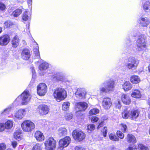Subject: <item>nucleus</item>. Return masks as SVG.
<instances>
[{
  "label": "nucleus",
  "mask_w": 150,
  "mask_h": 150,
  "mask_svg": "<svg viewBox=\"0 0 150 150\" xmlns=\"http://www.w3.org/2000/svg\"><path fill=\"white\" fill-rule=\"evenodd\" d=\"M25 109H19L15 113L14 117L18 120L22 119L25 114Z\"/></svg>",
  "instance_id": "2eb2a0df"
},
{
  "label": "nucleus",
  "mask_w": 150,
  "mask_h": 150,
  "mask_svg": "<svg viewBox=\"0 0 150 150\" xmlns=\"http://www.w3.org/2000/svg\"><path fill=\"white\" fill-rule=\"evenodd\" d=\"M37 50H39L38 47V48H35L34 49V52H36Z\"/></svg>",
  "instance_id": "680f3d73"
},
{
  "label": "nucleus",
  "mask_w": 150,
  "mask_h": 150,
  "mask_svg": "<svg viewBox=\"0 0 150 150\" xmlns=\"http://www.w3.org/2000/svg\"><path fill=\"white\" fill-rule=\"evenodd\" d=\"M98 118L96 117H93L91 119V121L93 122H97L98 120Z\"/></svg>",
  "instance_id": "864d4df0"
},
{
  "label": "nucleus",
  "mask_w": 150,
  "mask_h": 150,
  "mask_svg": "<svg viewBox=\"0 0 150 150\" xmlns=\"http://www.w3.org/2000/svg\"><path fill=\"white\" fill-rule=\"evenodd\" d=\"M86 91L85 90L82 88H78L75 93L76 96L80 99H82L85 98Z\"/></svg>",
  "instance_id": "4468645a"
},
{
  "label": "nucleus",
  "mask_w": 150,
  "mask_h": 150,
  "mask_svg": "<svg viewBox=\"0 0 150 150\" xmlns=\"http://www.w3.org/2000/svg\"><path fill=\"white\" fill-rule=\"evenodd\" d=\"M99 110L97 108H93L89 111V114L90 115L96 114L99 112Z\"/></svg>",
  "instance_id": "e433bc0d"
},
{
  "label": "nucleus",
  "mask_w": 150,
  "mask_h": 150,
  "mask_svg": "<svg viewBox=\"0 0 150 150\" xmlns=\"http://www.w3.org/2000/svg\"><path fill=\"white\" fill-rule=\"evenodd\" d=\"M148 118L149 119H150V113L149 114Z\"/></svg>",
  "instance_id": "774afa93"
},
{
  "label": "nucleus",
  "mask_w": 150,
  "mask_h": 150,
  "mask_svg": "<svg viewBox=\"0 0 150 150\" xmlns=\"http://www.w3.org/2000/svg\"><path fill=\"white\" fill-rule=\"evenodd\" d=\"M34 54L36 56L35 59H39L40 58L39 52V50H37L36 52H34Z\"/></svg>",
  "instance_id": "603ef678"
},
{
  "label": "nucleus",
  "mask_w": 150,
  "mask_h": 150,
  "mask_svg": "<svg viewBox=\"0 0 150 150\" xmlns=\"http://www.w3.org/2000/svg\"><path fill=\"white\" fill-rule=\"evenodd\" d=\"M11 110V108H7L4 110V111L2 113V114L3 115H5L8 114Z\"/></svg>",
  "instance_id": "c03bdc74"
},
{
  "label": "nucleus",
  "mask_w": 150,
  "mask_h": 150,
  "mask_svg": "<svg viewBox=\"0 0 150 150\" xmlns=\"http://www.w3.org/2000/svg\"><path fill=\"white\" fill-rule=\"evenodd\" d=\"M148 103L149 105L150 106V98H149L148 100Z\"/></svg>",
  "instance_id": "0e129e2a"
},
{
  "label": "nucleus",
  "mask_w": 150,
  "mask_h": 150,
  "mask_svg": "<svg viewBox=\"0 0 150 150\" xmlns=\"http://www.w3.org/2000/svg\"><path fill=\"white\" fill-rule=\"evenodd\" d=\"M2 31V28L1 27H0V33H1Z\"/></svg>",
  "instance_id": "338daca9"
},
{
  "label": "nucleus",
  "mask_w": 150,
  "mask_h": 150,
  "mask_svg": "<svg viewBox=\"0 0 150 150\" xmlns=\"http://www.w3.org/2000/svg\"><path fill=\"white\" fill-rule=\"evenodd\" d=\"M30 56L29 50L26 49H23L21 53V57L23 59L27 60L29 59Z\"/></svg>",
  "instance_id": "a211bd4d"
},
{
  "label": "nucleus",
  "mask_w": 150,
  "mask_h": 150,
  "mask_svg": "<svg viewBox=\"0 0 150 150\" xmlns=\"http://www.w3.org/2000/svg\"><path fill=\"white\" fill-rule=\"evenodd\" d=\"M121 107V102L119 100H117L116 103V107L119 109H120Z\"/></svg>",
  "instance_id": "5fc2aeb1"
},
{
  "label": "nucleus",
  "mask_w": 150,
  "mask_h": 150,
  "mask_svg": "<svg viewBox=\"0 0 150 150\" xmlns=\"http://www.w3.org/2000/svg\"><path fill=\"white\" fill-rule=\"evenodd\" d=\"M53 96L57 101L60 102L66 98L67 92L64 88H57L54 90Z\"/></svg>",
  "instance_id": "7ed1b4c3"
},
{
  "label": "nucleus",
  "mask_w": 150,
  "mask_h": 150,
  "mask_svg": "<svg viewBox=\"0 0 150 150\" xmlns=\"http://www.w3.org/2000/svg\"><path fill=\"white\" fill-rule=\"evenodd\" d=\"M10 36L5 35L0 37V45L2 46L6 45L10 42Z\"/></svg>",
  "instance_id": "f8f14e48"
},
{
  "label": "nucleus",
  "mask_w": 150,
  "mask_h": 150,
  "mask_svg": "<svg viewBox=\"0 0 150 150\" xmlns=\"http://www.w3.org/2000/svg\"><path fill=\"white\" fill-rule=\"evenodd\" d=\"M71 139L69 136H67L59 141V146L61 147H66L69 144Z\"/></svg>",
  "instance_id": "9b49d317"
},
{
  "label": "nucleus",
  "mask_w": 150,
  "mask_h": 150,
  "mask_svg": "<svg viewBox=\"0 0 150 150\" xmlns=\"http://www.w3.org/2000/svg\"><path fill=\"white\" fill-rule=\"evenodd\" d=\"M135 37H137L138 39L136 42L137 50L139 51H143L146 48V37L144 35L138 33L136 35H134Z\"/></svg>",
  "instance_id": "f257e3e1"
},
{
  "label": "nucleus",
  "mask_w": 150,
  "mask_h": 150,
  "mask_svg": "<svg viewBox=\"0 0 150 150\" xmlns=\"http://www.w3.org/2000/svg\"><path fill=\"white\" fill-rule=\"evenodd\" d=\"M95 129V126L93 124L89 125L87 126V129L88 131L89 132H91V131L94 130Z\"/></svg>",
  "instance_id": "ea45409f"
},
{
  "label": "nucleus",
  "mask_w": 150,
  "mask_h": 150,
  "mask_svg": "<svg viewBox=\"0 0 150 150\" xmlns=\"http://www.w3.org/2000/svg\"><path fill=\"white\" fill-rule=\"evenodd\" d=\"M148 31H149V35H150V26L148 28Z\"/></svg>",
  "instance_id": "69168bd1"
},
{
  "label": "nucleus",
  "mask_w": 150,
  "mask_h": 150,
  "mask_svg": "<svg viewBox=\"0 0 150 150\" xmlns=\"http://www.w3.org/2000/svg\"><path fill=\"white\" fill-rule=\"evenodd\" d=\"M111 105V100L110 98L106 97L103 98L102 102V105L105 109H109Z\"/></svg>",
  "instance_id": "ddd939ff"
},
{
  "label": "nucleus",
  "mask_w": 150,
  "mask_h": 150,
  "mask_svg": "<svg viewBox=\"0 0 150 150\" xmlns=\"http://www.w3.org/2000/svg\"><path fill=\"white\" fill-rule=\"evenodd\" d=\"M22 19L24 21H26L30 19V16L28 15L27 11H25L23 12L22 16Z\"/></svg>",
  "instance_id": "7c9ffc66"
},
{
  "label": "nucleus",
  "mask_w": 150,
  "mask_h": 150,
  "mask_svg": "<svg viewBox=\"0 0 150 150\" xmlns=\"http://www.w3.org/2000/svg\"><path fill=\"white\" fill-rule=\"evenodd\" d=\"M48 64L47 63H44L40 64L39 67V73L41 75H43L44 74L40 72L43 70L46 69L48 67Z\"/></svg>",
  "instance_id": "a878e982"
},
{
  "label": "nucleus",
  "mask_w": 150,
  "mask_h": 150,
  "mask_svg": "<svg viewBox=\"0 0 150 150\" xmlns=\"http://www.w3.org/2000/svg\"><path fill=\"white\" fill-rule=\"evenodd\" d=\"M6 148V145L4 143L0 144V150H5Z\"/></svg>",
  "instance_id": "09e8293b"
},
{
  "label": "nucleus",
  "mask_w": 150,
  "mask_h": 150,
  "mask_svg": "<svg viewBox=\"0 0 150 150\" xmlns=\"http://www.w3.org/2000/svg\"><path fill=\"white\" fill-rule=\"evenodd\" d=\"M127 150H137V149L133 148L132 147H129Z\"/></svg>",
  "instance_id": "13d9d810"
},
{
  "label": "nucleus",
  "mask_w": 150,
  "mask_h": 150,
  "mask_svg": "<svg viewBox=\"0 0 150 150\" xmlns=\"http://www.w3.org/2000/svg\"><path fill=\"white\" fill-rule=\"evenodd\" d=\"M21 131L18 130L16 131L14 133V137L16 139L19 140L21 139Z\"/></svg>",
  "instance_id": "c756f323"
},
{
  "label": "nucleus",
  "mask_w": 150,
  "mask_h": 150,
  "mask_svg": "<svg viewBox=\"0 0 150 150\" xmlns=\"http://www.w3.org/2000/svg\"><path fill=\"white\" fill-rule=\"evenodd\" d=\"M37 109L39 114L40 116L47 115L48 113L50 110L49 107L45 104L39 105Z\"/></svg>",
  "instance_id": "6e6552de"
},
{
  "label": "nucleus",
  "mask_w": 150,
  "mask_h": 150,
  "mask_svg": "<svg viewBox=\"0 0 150 150\" xmlns=\"http://www.w3.org/2000/svg\"><path fill=\"white\" fill-rule=\"evenodd\" d=\"M65 119L67 120H69L72 119V115L71 114L67 113L65 116Z\"/></svg>",
  "instance_id": "79ce46f5"
},
{
  "label": "nucleus",
  "mask_w": 150,
  "mask_h": 150,
  "mask_svg": "<svg viewBox=\"0 0 150 150\" xmlns=\"http://www.w3.org/2000/svg\"><path fill=\"white\" fill-rule=\"evenodd\" d=\"M127 140L129 143H135L137 140L134 136L132 134H128L127 136Z\"/></svg>",
  "instance_id": "b1692460"
},
{
  "label": "nucleus",
  "mask_w": 150,
  "mask_h": 150,
  "mask_svg": "<svg viewBox=\"0 0 150 150\" xmlns=\"http://www.w3.org/2000/svg\"><path fill=\"white\" fill-rule=\"evenodd\" d=\"M103 122H101L98 125V129H99L100 128L101 126H102L103 125Z\"/></svg>",
  "instance_id": "bf43d9fd"
},
{
  "label": "nucleus",
  "mask_w": 150,
  "mask_h": 150,
  "mask_svg": "<svg viewBox=\"0 0 150 150\" xmlns=\"http://www.w3.org/2000/svg\"><path fill=\"white\" fill-rule=\"evenodd\" d=\"M13 125V122L10 120L8 121L4 124L5 128L7 129L11 128L12 127Z\"/></svg>",
  "instance_id": "72a5a7b5"
},
{
  "label": "nucleus",
  "mask_w": 150,
  "mask_h": 150,
  "mask_svg": "<svg viewBox=\"0 0 150 150\" xmlns=\"http://www.w3.org/2000/svg\"><path fill=\"white\" fill-rule=\"evenodd\" d=\"M67 134V130L64 127H60L58 130V134L60 137L64 136Z\"/></svg>",
  "instance_id": "cd10ccee"
},
{
  "label": "nucleus",
  "mask_w": 150,
  "mask_h": 150,
  "mask_svg": "<svg viewBox=\"0 0 150 150\" xmlns=\"http://www.w3.org/2000/svg\"><path fill=\"white\" fill-rule=\"evenodd\" d=\"M23 130L25 132H30L35 128V125L31 121L27 120L24 121L21 124Z\"/></svg>",
  "instance_id": "39448f33"
},
{
  "label": "nucleus",
  "mask_w": 150,
  "mask_h": 150,
  "mask_svg": "<svg viewBox=\"0 0 150 150\" xmlns=\"http://www.w3.org/2000/svg\"><path fill=\"white\" fill-rule=\"evenodd\" d=\"M28 0V2L29 4H30L32 2V0Z\"/></svg>",
  "instance_id": "e2e57ef3"
},
{
  "label": "nucleus",
  "mask_w": 150,
  "mask_h": 150,
  "mask_svg": "<svg viewBox=\"0 0 150 150\" xmlns=\"http://www.w3.org/2000/svg\"><path fill=\"white\" fill-rule=\"evenodd\" d=\"M35 71L33 69H32V73L33 76H34L35 75Z\"/></svg>",
  "instance_id": "052dcab7"
},
{
  "label": "nucleus",
  "mask_w": 150,
  "mask_h": 150,
  "mask_svg": "<svg viewBox=\"0 0 150 150\" xmlns=\"http://www.w3.org/2000/svg\"><path fill=\"white\" fill-rule=\"evenodd\" d=\"M75 150H85V149L80 146H78L75 147Z\"/></svg>",
  "instance_id": "6e6d98bb"
},
{
  "label": "nucleus",
  "mask_w": 150,
  "mask_h": 150,
  "mask_svg": "<svg viewBox=\"0 0 150 150\" xmlns=\"http://www.w3.org/2000/svg\"><path fill=\"white\" fill-rule=\"evenodd\" d=\"M70 106V103L67 102H64L62 105V109L64 111H66L69 110Z\"/></svg>",
  "instance_id": "2f4dec72"
},
{
  "label": "nucleus",
  "mask_w": 150,
  "mask_h": 150,
  "mask_svg": "<svg viewBox=\"0 0 150 150\" xmlns=\"http://www.w3.org/2000/svg\"><path fill=\"white\" fill-rule=\"evenodd\" d=\"M117 134L118 137L121 139H123L124 138V134L122 132L119 131H117Z\"/></svg>",
  "instance_id": "a19ab883"
},
{
  "label": "nucleus",
  "mask_w": 150,
  "mask_h": 150,
  "mask_svg": "<svg viewBox=\"0 0 150 150\" xmlns=\"http://www.w3.org/2000/svg\"><path fill=\"white\" fill-rule=\"evenodd\" d=\"M140 25L143 27H147L150 23L149 19L146 17H141L139 19Z\"/></svg>",
  "instance_id": "f3484780"
},
{
  "label": "nucleus",
  "mask_w": 150,
  "mask_h": 150,
  "mask_svg": "<svg viewBox=\"0 0 150 150\" xmlns=\"http://www.w3.org/2000/svg\"><path fill=\"white\" fill-rule=\"evenodd\" d=\"M11 24V23L10 21H7L4 23V28H7L9 27Z\"/></svg>",
  "instance_id": "a18cd8bd"
},
{
  "label": "nucleus",
  "mask_w": 150,
  "mask_h": 150,
  "mask_svg": "<svg viewBox=\"0 0 150 150\" xmlns=\"http://www.w3.org/2000/svg\"><path fill=\"white\" fill-rule=\"evenodd\" d=\"M12 46L13 47H17L19 45V40L17 36H15L11 42Z\"/></svg>",
  "instance_id": "393cba45"
},
{
  "label": "nucleus",
  "mask_w": 150,
  "mask_h": 150,
  "mask_svg": "<svg viewBox=\"0 0 150 150\" xmlns=\"http://www.w3.org/2000/svg\"><path fill=\"white\" fill-rule=\"evenodd\" d=\"M107 128L106 127H105L103 129L102 132H103V134L104 137H105L106 136L107 133Z\"/></svg>",
  "instance_id": "de8ad7c7"
},
{
  "label": "nucleus",
  "mask_w": 150,
  "mask_h": 150,
  "mask_svg": "<svg viewBox=\"0 0 150 150\" xmlns=\"http://www.w3.org/2000/svg\"><path fill=\"white\" fill-rule=\"evenodd\" d=\"M34 137L38 141L42 142L45 139V137L43 133L40 131H37L35 132Z\"/></svg>",
  "instance_id": "6ab92c4d"
},
{
  "label": "nucleus",
  "mask_w": 150,
  "mask_h": 150,
  "mask_svg": "<svg viewBox=\"0 0 150 150\" xmlns=\"http://www.w3.org/2000/svg\"><path fill=\"white\" fill-rule=\"evenodd\" d=\"M56 78L58 81H63L65 77L63 75H60L59 76H57Z\"/></svg>",
  "instance_id": "37998d69"
},
{
  "label": "nucleus",
  "mask_w": 150,
  "mask_h": 150,
  "mask_svg": "<svg viewBox=\"0 0 150 150\" xmlns=\"http://www.w3.org/2000/svg\"><path fill=\"white\" fill-rule=\"evenodd\" d=\"M47 87L44 83H40L37 87L38 94L40 96H44L46 93Z\"/></svg>",
  "instance_id": "9d476101"
},
{
  "label": "nucleus",
  "mask_w": 150,
  "mask_h": 150,
  "mask_svg": "<svg viewBox=\"0 0 150 150\" xmlns=\"http://www.w3.org/2000/svg\"><path fill=\"white\" fill-rule=\"evenodd\" d=\"M114 81L112 80L106 81L102 83L99 87L101 93H107L112 91L114 88Z\"/></svg>",
  "instance_id": "f03ea898"
},
{
  "label": "nucleus",
  "mask_w": 150,
  "mask_h": 150,
  "mask_svg": "<svg viewBox=\"0 0 150 150\" xmlns=\"http://www.w3.org/2000/svg\"><path fill=\"white\" fill-rule=\"evenodd\" d=\"M32 150H42L41 146L39 144H37L33 147Z\"/></svg>",
  "instance_id": "4c0bfd02"
},
{
  "label": "nucleus",
  "mask_w": 150,
  "mask_h": 150,
  "mask_svg": "<svg viewBox=\"0 0 150 150\" xmlns=\"http://www.w3.org/2000/svg\"><path fill=\"white\" fill-rule=\"evenodd\" d=\"M138 148L141 150H149V148L147 146L141 144L138 145Z\"/></svg>",
  "instance_id": "58836bf2"
},
{
  "label": "nucleus",
  "mask_w": 150,
  "mask_h": 150,
  "mask_svg": "<svg viewBox=\"0 0 150 150\" xmlns=\"http://www.w3.org/2000/svg\"><path fill=\"white\" fill-rule=\"evenodd\" d=\"M45 145L47 150H54L56 146V141L53 137H50L46 139Z\"/></svg>",
  "instance_id": "423d86ee"
},
{
  "label": "nucleus",
  "mask_w": 150,
  "mask_h": 150,
  "mask_svg": "<svg viewBox=\"0 0 150 150\" xmlns=\"http://www.w3.org/2000/svg\"><path fill=\"white\" fill-rule=\"evenodd\" d=\"M31 96L29 91H25L21 95L16 99L15 102L21 101L22 105H26L29 101Z\"/></svg>",
  "instance_id": "20e7f679"
},
{
  "label": "nucleus",
  "mask_w": 150,
  "mask_h": 150,
  "mask_svg": "<svg viewBox=\"0 0 150 150\" xmlns=\"http://www.w3.org/2000/svg\"><path fill=\"white\" fill-rule=\"evenodd\" d=\"M72 136L75 139H77L79 141H82L85 137L84 133L82 131L78 130H75L73 131Z\"/></svg>",
  "instance_id": "1a4fd4ad"
},
{
  "label": "nucleus",
  "mask_w": 150,
  "mask_h": 150,
  "mask_svg": "<svg viewBox=\"0 0 150 150\" xmlns=\"http://www.w3.org/2000/svg\"><path fill=\"white\" fill-rule=\"evenodd\" d=\"M121 125L122 127L121 128L123 132H125L126 130L127 129L126 125L124 124H122Z\"/></svg>",
  "instance_id": "8fccbe9b"
},
{
  "label": "nucleus",
  "mask_w": 150,
  "mask_h": 150,
  "mask_svg": "<svg viewBox=\"0 0 150 150\" xmlns=\"http://www.w3.org/2000/svg\"><path fill=\"white\" fill-rule=\"evenodd\" d=\"M6 8L5 5L1 2H0V10L1 11L4 10Z\"/></svg>",
  "instance_id": "49530a36"
},
{
  "label": "nucleus",
  "mask_w": 150,
  "mask_h": 150,
  "mask_svg": "<svg viewBox=\"0 0 150 150\" xmlns=\"http://www.w3.org/2000/svg\"><path fill=\"white\" fill-rule=\"evenodd\" d=\"M122 87L125 91H128L132 89V86L129 82L126 81L122 85Z\"/></svg>",
  "instance_id": "4be33fe9"
},
{
  "label": "nucleus",
  "mask_w": 150,
  "mask_h": 150,
  "mask_svg": "<svg viewBox=\"0 0 150 150\" xmlns=\"http://www.w3.org/2000/svg\"><path fill=\"white\" fill-rule=\"evenodd\" d=\"M76 108L80 111H85L88 107L87 104L85 102H80L76 105Z\"/></svg>",
  "instance_id": "dca6fc26"
},
{
  "label": "nucleus",
  "mask_w": 150,
  "mask_h": 150,
  "mask_svg": "<svg viewBox=\"0 0 150 150\" xmlns=\"http://www.w3.org/2000/svg\"><path fill=\"white\" fill-rule=\"evenodd\" d=\"M130 81L133 83L137 84L140 82V79L138 76L133 75L131 77Z\"/></svg>",
  "instance_id": "bb28decb"
},
{
  "label": "nucleus",
  "mask_w": 150,
  "mask_h": 150,
  "mask_svg": "<svg viewBox=\"0 0 150 150\" xmlns=\"http://www.w3.org/2000/svg\"><path fill=\"white\" fill-rule=\"evenodd\" d=\"M122 116L123 118L125 119H130V113L129 112L125 111L122 112Z\"/></svg>",
  "instance_id": "473e14b6"
},
{
  "label": "nucleus",
  "mask_w": 150,
  "mask_h": 150,
  "mask_svg": "<svg viewBox=\"0 0 150 150\" xmlns=\"http://www.w3.org/2000/svg\"><path fill=\"white\" fill-rule=\"evenodd\" d=\"M131 96L134 98H140L142 96L141 93L139 90L135 89L132 90Z\"/></svg>",
  "instance_id": "5701e85b"
},
{
  "label": "nucleus",
  "mask_w": 150,
  "mask_h": 150,
  "mask_svg": "<svg viewBox=\"0 0 150 150\" xmlns=\"http://www.w3.org/2000/svg\"><path fill=\"white\" fill-rule=\"evenodd\" d=\"M121 97L122 101L124 104L129 105L130 104L131 100L128 95L123 94L122 95Z\"/></svg>",
  "instance_id": "aec40b11"
},
{
  "label": "nucleus",
  "mask_w": 150,
  "mask_h": 150,
  "mask_svg": "<svg viewBox=\"0 0 150 150\" xmlns=\"http://www.w3.org/2000/svg\"><path fill=\"white\" fill-rule=\"evenodd\" d=\"M139 63V61L134 57L128 58L127 63L126 64L127 68L129 69H135Z\"/></svg>",
  "instance_id": "0eeeda50"
},
{
  "label": "nucleus",
  "mask_w": 150,
  "mask_h": 150,
  "mask_svg": "<svg viewBox=\"0 0 150 150\" xmlns=\"http://www.w3.org/2000/svg\"><path fill=\"white\" fill-rule=\"evenodd\" d=\"M22 12L21 9H18L13 12L12 14L15 17H17Z\"/></svg>",
  "instance_id": "c9c22d12"
},
{
  "label": "nucleus",
  "mask_w": 150,
  "mask_h": 150,
  "mask_svg": "<svg viewBox=\"0 0 150 150\" xmlns=\"http://www.w3.org/2000/svg\"><path fill=\"white\" fill-rule=\"evenodd\" d=\"M109 138L110 140L114 141H118L119 140L116 135L112 134H109Z\"/></svg>",
  "instance_id": "f704fd0d"
},
{
  "label": "nucleus",
  "mask_w": 150,
  "mask_h": 150,
  "mask_svg": "<svg viewBox=\"0 0 150 150\" xmlns=\"http://www.w3.org/2000/svg\"><path fill=\"white\" fill-rule=\"evenodd\" d=\"M5 129L4 124L2 123H0V132L4 131Z\"/></svg>",
  "instance_id": "3c124183"
},
{
  "label": "nucleus",
  "mask_w": 150,
  "mask_h": 150,
  "mask_svg": "<svg viewBox=\"0 0 150 150\" xmlns=\"http://www.w3.org/2000/svg\"><path fill=\"white\" fill-rule=\"evenodd\" d=\"M130 113V119L132 120L135 119L139 115V111L138 110H132Z\"/></svg>",
  "instance_id": "412c9836"
},
{
  "label": "nucleus",
  "mask_w": 150,
  "mask_h": 150,
  "mask_svg": "<svg viewBox=\"0 0 150 150\" xmlns=\"http://www.w3.org/2000/svg\"><path fill=\"white\" fill-rule=\"evenodd\" d=\"M11 144L13 147L15 148L16 146L17 145V143L16 141H13L12 142Z\"/></svg>",
  "instance_id": "4d7b16f0"
},
{
  "label": "nucleus",
  "mask_w": 150,
  "mask_h": 150,
  "mask_svg": "<svg viewBox=\"0 0 150 150\" xmlns=\"http://www.w3.org/2000/svg\"><path fill=\"white\" fill-rule=\"evenodd\" d=\"M143 8L146 12H149L150 10V3L149 1H146L144 3Z\"/></svg>",
  "instance_id": "c85d7f7f"
}]
</instances>
